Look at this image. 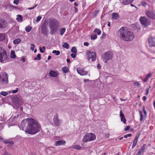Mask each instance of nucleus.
<instances>
[{"label":"nucleus","mask_w":155,"mask_h":155,"mask_svg":"<svg viewBox=\"0 0 155 155\" xmlns=\"http://www.w3.org/2000/svg\"><path fill=\"white\" fill-rule=\"evenodd\" d=\"M21 127L25 132L30 134H34L38 132L40 130V124L32 118H28L22 120Z\"/></svg>","instance_id":"obj_1"},{"label":"nucleus","mask_w":155,"mask_h":155,"mask_svg":"<svg viewBox=\"0 0 155 155\" xmlns=\"http://www.w3.org/2000/svg\"><path fill=\"white\" fill-rule=\"evenodd\" d=\"M120 37L124 41H132L134 38L133 33L126 28L122 27L119 30Z\"/></svg>","instance_id":"obj_2"},{"label":"nucleus","mask_w":155,"mask_h":155,"mask_svg":"<svg viewBox=\"0 0 155 155\" xmlns=\"http://www.w3.org/2000/svg\"><path fill=\"white\" fill-rule=\"evenodd\" d=\"M48 24L50 29L51 34H54L56 33L60 28V23L59 21L55 19H49Z\"/></svg>","instance_id":"obj_3"},{"label":"nucleus","mask_w":155,"mask_h":155,"mask_svg":"<svg viewBox=\"0 0 155 155\" xmlns=\"http://www.w3.org/2000/svg\"><path fill=\"white\" fill-rule=\"evenodd\" d=\"M96 138L94 134L91 133H87L84 136L83 139V141L84 142H87L94 140L96 139Z\"/></svg>","instance_id":"obj_4"},{"label":"nucleus","mask_w":155,"mask_h":155,"mask_svg":"<svg viewBox=\"0 0 155 155\" xmlns=\"http://www.w3.org/2000/svg\"><path fill=\"white\" fill-rule=\"evenodd\" d=\"M86 55L89 61L91 62L94 61L96 59V55L94 51H87Z\"/></svg>","instance_id":"obj_5"},{"label":"nucleus","mask_w":155,"mask_h":155,"mask_svg":"<svg viewBox=\"0 0 155 155\" xmlns=\"http://www.w3.org/2000/svg\"><path fill=\"white\" fill-rule=\"evenodd\" d=\"M7 55L6 51L0 47V62L5 61L6 62V60L7 58Z\"/></svg>","instance_id":"obj_6"},{"label":"nucleus","mask_w":155,"mask_h":155,"mask_svg":"<svg viewBox=\"0 0 155 155\" xmlns=\"http://www.w3.org/2000/svg\"><path fill=\"white\" fill-rule=\"evenodd\" d=\"M139 20L141 24L145 27L148 26L150 24V22L146 17H141Z\"/></svg>","instance_id":"obj_7"},{"label":"nucleus","mask_w":155,"mask_h":155,"mask_svg":"<svg viewBox=\"0 0 155 155\" xmlns=\"http://www.w3.org/2000/svg\"><path fill=\"white\" fill-rule=\"evenodd\" d=\"M53 123L54 126L57 127L59 126L61 124V120L58 118V115L57 114L54 116Z\"/></svg>","instance_id":"obj_8"},{"label":"nucleus","mask_w":155,"mask_h":155,"mask_svg":"<svg viewBox=\"0 0 155 155\" xmlns=\"http://www.w3.org/2000/svg\"><path fill=\"white\" fill-rule=\"evenodd\" d=\"M112 57V53L110 51L105 53L102 56V58L106 60H110L111 59Z\"/></svg>","instance_id":"obj_9"},{"label":"nucleus","mask_w":155,"mask_h":155,"mask_svg":"<svg viewBox=\"0 0 155 155\" xmlns=\"http://www.w3.org/2000/svg\"><path fill=\"white\" fill-rule=\"evenodd\" d=\"M146 15L150 18L155 19V14L152 11H147L146 12Z\"/></svg>","instance_id":"obj_10"},{"label":"nucleus","mask_w":155,"mask_h":155,"mask_svg":"<svg viewBox=\"0 0 155 155\" xmlns=\"http://www.w3.org/2000/svg\"><path fill=\"white\" fill-rule=\"evenodd\" d=\"M45 21H44V23L42 24V27L41 28V30L42 33L44 35H47V28L46 26V24L45 23Z\"/></svg>","instance_id":"obj_11"},{"label":"nucleus","mask_w":155,"mask_h":155,"mask_svg":"<svg viewBox=\"0 0 155 155\" xmlns=\"http://www.w3.org/2000/svg\"><path fill=\"white\" fill-rule=\"evenodd\" d=\"M77 71L78 73L81 75H86L87 74L88 72L85 71L84 70L81 68H78Z\"/></svg>","instance_id":"obj_12"},{"label":"nucleus","mask_w":155,"mask_h":155,"mask_svg":"<svg viewBox=\"0 0 155 155\" xmlns=\"http://www.w3.org/2000/svg\"><path fill=\"white\" fill-rule=\"evenodd\" d=\"M2 82L5 83H8V77L7 74L5 72H3L2 75Z\"/></svg>","instance_id":"obj_13"},{"label":"nucleus","mask_w":155,"mask_h":155,"mask_svg":"<svg viewBox=\"0 0 155 155\" xmlns=\"http://www.w3.org/2000/svg\"><path fill=\"white\" fill-rule=\"evenodd\" d=\"M148 42L150 47H155V41L154 38L152 37L150 38L148 40Z\"/></svg>","instance_id":"obj_14"},{"label":"nucleus","mask_w":155,"mask_h":155,"mask_svg":"<svg viewBox=\"0 0 155 155\" xmlns=\"http://www.w3.org/2000/svg\"><path fill=\"white\" fill-rule=\"evenodd\" d=\"M13 102L15 105H19L21 104L22 101L19 97H17L14 99Z\"/></svg>","instance_id":"obj_15"},{"label":"nucleus","mask_w":155,"mask_h":155,"mask_svg":"<svg viewBox=\"0 0 155 155\" xmlns=\"http://www.w3.org/2000/svg\"><path fill=\"white\" fill-rule=\"evenodd\" d=\"M66 142L64 140H60L56 141L55 142L56 146H59L60 145H64L66 143Z\"/></svg>","instance_id":"obj_16"},{"label":"nucleus","mask_w":155,"mask_h":155,"mask_svg":"<svg viewBox=\"0 0 155 155\" xmlns=\"http://www.w3.org/2000/svg\"><path fill=\"white\" fill-rule=\"evenodd\" d=\"M7 25V22L4 20H0V28H5Z\"/></svg>","instance_id":"obj_17"},{"label":"nucleus","mask_w":155,"mask_h":155,"mask_svg":"<svg viewBox=\"0 0 155 155\" xmlns=\"http://www.w3.org/2000/svg\"><path fill=\"white\" fill-rule=\"evenodd\" d=\"M120 117L121 121L123 122L124 124H126V120L124 117V114L122 113L121 110H120Z\"/></svg>","instance_id":"obj_18"},{"label":"nucleus","mask_w":155,"mask_h":155,"mask_svg":"<svg viewBox=\"0 0 155 155\" xmlns=\"http://www.w3.org/2000/svg\"><path fill=\"white\" fill-rule=\"evenodd\" d=\"M49 75L51 77H56L58 76V73L57 72L53 70L51 71L49 73Z\"/></svg>","instance_id":"obj_19"},{"label":"nucleus","mask_w":155,"mask_h":155,"mask_svg":"<svg viewBox=\"0 0 155 155\" xmlns=\"http://www.w3.org/2000/svg\"><path fill=\"white\" fill-rule=\"evenodd\" d=\"M134 0H123L122 3L125 5H127L131 3Z\"/></svg>","instance_id":"obj_20"},{"label":"nucleus","mask_w":155,"mask_h":155,"mask_svg":"<svg viewBox=\"0 0 155 155\" xmlns=\"http://www.w3.org/2000/svg\"><path fill=\"white\" fill-rule=\"evenodd\" d=\"M138 139V137L136 136L135 139L133 142V143L132 145V148H133L136 145V144L137 143V141Z\"/></svg>","instance_id":"obj_21"},{"label":"nucleus","mask_w":155,"mask_h":155,"mask_svg":"<svg viewBox=\"0 0 155 155\" xmlns=\"http://www.w3.org/2000/svg\"><path fill=\"white\" fill-rule=\"evenodd\" d=\"M22 19L23 17L21 15H17L16 19L18 21L20 22L22 21Z\"/></svg>","instance_id":"obj_22"},{"label":"nucleus","mask_w":155,"mask_h":155,"mask_svg":"<svg viewBox=\"0 0 155 155\" xmlns=\"http://www.w3.org/2000/svg\"><path fill=\"white\" fill-rule=\"evenodd\" d=\"M112 16L113 19H117L119 18V15L117 13H116L112 14Z\"/></svg>","instance_id":"obj_23"},{"label":"nucleus","mask_w":155,"mask_h":155,"mask_svg":"<svg viewBox=\"0 0 155 155\" xmlns=\"http://www.w3.org/2000/svg\"><path fill=\"white\" fill-rule=\"evenodd\" d=\"M146 146V145L145 144H144L142 146L141 148L138 151L140 152L141 153L143 152L144 150L145 149Z\"/></svg>","instance_id":"obj_24"},{"label":"nucleus","mask_w":155,"mask_h":155,"mask_svg":"<svg viewBox=\"0 0 155 155\" xmlns=\"http://www.w3.org/2000/svg\"><path fill=\"white\" fill-rule=\"evenodd\" d=\"M11 58H16V55L14 51H12L11 52Z\"/></svg>","instance_id":"obj_25"},{"label":"nucleus","mask_w":155,"mask_h":155,"mask_svg":"<svg viewBox=\"0 0 155 155\" xmlns=\"http://www.w3.org/2000/svg\"><path fill=\"white\" fill-rule=\"evenodd\" d=\"M4 142L5 144H9L11 145H12L14 144V142L12 141H9L8 140H6L4 141Z\"/></svg>","instance_id":"obj_26"},{"label":"nucleus","mask_w":155,"mask_h":155,"mask_svg":"<svg viewBox=\"0 0 155 155\" xmlns=\"http://www.w3.org/2000/svg\"><path fill=\"white\" fill-rule=\"evenodd\" d=\"M72 147L74 149L78 150H80L81 148V147L80 146L78 145H73L72 146Z\"/></svg>","instance_id":"obj_27"},{"label":"nucleus","mask_w":155,"mask_h":155,"mask_svg":"<svg viewBox=\"0 0 155 155\" xmlns=\"http://www.w3.org/2000/svg\"><path fill=\"white\" fill-rule=\"evenodd\" d=\"M32 29V27L30 26H27L25 28L26 31L27 32H29Z\"/></svg>","instance_id":"obj_28"},{"label":"nucleus","mask_w":155,"mask_h":155,"mask_svg":"<svg viewBox=\"0 0 155 155\" xmlns=\"http://www.w3.org/2000/svg\"><path fill=\"white\" fill-rule=\"evenodd\" d=\"M21 41V39L20 38L16 39L14 40L13 43L15 44H18Z\"/></svg>","instance_id":"obj_29"},{"label":"nucleus","mask_w":155,"mask_h":155,"mask_svg":"<svg viewBox=\"0 0 155 155\" xmlns=\"http://www.w3.org/2000/svg\"><path fill=\"white\" fill-rule=\"evenodd\" d=\"M151 76V74L150 73L148 74L147 76L146 77L145 79L143 80V81L144 82H146Z\"/></svg>","instance_id":"obj_30"},{"label":"nucleus","mask_w":155,"mask_h":155,"mask_svg":"<svg viewBox=\"0 0 155 155\" xmlns=\"http://www.w3.org/2000/svg\"><path fill=\"white\" fill-rule=\"evenodd\" d=\"M5 38V35L4 34H0V41L4 40Z\"/></svg>","instance_id":"obj_31"},{"label":"nucleus","mask_w":155,"mask_h":155,"mask_svg":"<svg viewBox=\"0 0 155 155\" xmlns=\"http://www.w3.org/2000/svg\"><path fill=\"white\" fill-rule=\"evenodd\" d=\"M62 70L64 73H67L68 72L69 69L66 67H64L62 68Z\"/></svg>","instance_id":"obj_32"},{"label":"nucleus","mask_w":155,"mask_h":155,"mask_svg":"<svg viewBox=\"0 0 155 155\" xmlns=\"http://www.w3.org/2000/svg\"><path fill=\"white\" fill-rule=\"evenodd\" d=\"M66 29L65 28H63L61 29L60 30V35H63V34L64 33V32H65Z\"/></svg>","instance_id":"obj_33"},{"label":"nucleus","mask_w":155,"mask_h":155,"mask_svg":"<svg viewBox=\"0 0 155 155\" xmlns=\"http://www.w3.org/2000/svg\"><path fill=\"white\" fill-rule=\"evenodd\" d=\"M94 32L97 33V34L99 35H101V31L99 29H95V30H94Z\"/></svg>","instance_id":"obj_34"},{"label":"nucleus","mask_w":155,"mask_h":155,"mask_svg":"<svg viewBox=\"0 0 155 155\" xmlns=\"http://www.w3.org/2000/svg\"><path fill=\"white\" fill-rule=\"evenodd\" d=\"M62 46L66 49H68L69 48V45L67 43H64L63 45Z\"/></svg>","instance_id":"obj_35"},{"label":"nucleus","mask_w":155,"mask_h":155,"mask_svg":"<svg viewBox=\"0 0 155 155\" xmlns=\"http://www.w3.org/2000/svg\"><path fill=\"white\" fill-rule=\"evenodd\" d=\"M40 54H38L37 56V57H35L34 58V60H40L41 59V56Z\"/></svg>","instance_id":"obj_36"},{"label":"nucleus","mask_w":155,"mask_h":155,"mask_svg":"<svg viewBox=\"0 0 155 155\" xmlns=\"http://www.w3.org/2000/svg\"><path fill=\"white\" fill-rule=\"evenodd\" d=\"M52 53L55 54L56 55H58L60 54V51H59L54 50L52 51Z\"/></svg>","instance_id":"obj_37"},{"label":"nucleus","mask_w":155,"mask_h":155,"mask_svg":"<svg viewBox=\"0 0 155 155\" xmlns=\"http://www.w3.org/2000/svg\"><path fill=\"white\" fill-rule=\"evenodd\" d=\"M139 112L140 115V121H142L143 120V115L142 114V112L141 111H139Z\"/></svg>","instance_id":"obj_38"},{"label":"nucleus","mask_w":155,"mask_h":155,"mask_svg":"<svg viewBox=\"0 0 155 155\" xmlns=\"http://www.w3.org/2000/svg\"><path fill=\"white\" fill-rule=\"evenodd\" d=\"M71 51L72 52L74 53H76L77 52V50L76 47H73L71 49Z\"/></svg>","instance_id":"obj_39"},{"label":"nucleus","mask_w":155,"mask_h":155,"mask_svg":"<svg viewBox=\"0 0 155 155\" xmlns=\"http://www.w3.org/2000/svg\"><path fill=\"white\" fill-rule=\"evenodd\" d=\"M0 94L1 95L3 96H7L8 94V93L6 92L3 91H1L0 93Z\"/></svg>","instance_id":"obj_40"},{"label":"nucleus","mask_w":155,"mask_h":155,"mask_svg":"<svg viewBox=\"0 0 155 155\" xmlns=\"http://www.w3.org/2000/svg\"><path fill=\"white\" fill-rule=\"evenodd\" d=\"M147 5V3L144 1H142L140 3V5L144 7H146Z\"/></svg>","instance_id":"obj_41"},{"label":"nucleus","mask_w":155,"mask_h":155,"mask_svg":"<svg viewBox=\"0 0 155 155\" xmlns=\"http://www.w3.org/2000/svg\"><path fill=\"white\" fill-rule=\"evenodd\" d=\"M31 47L30 48V49L32 51H33L34 50V48L35 47V45L34 44H31Z\"/></svg>","instance_id":"obj_42"},{"label":"nucleus","mask_w":155,"mask_h":155,"mask_svg":"<svg viewBox=\"0 0 155 155\" xmlns=\"http://www.w3.org/2000/svg\"><path fill=\"white\" fill-rule=\"evenodd\" d=\"M97 38V35L96 34L93 35H91V39H93L94 40H95Z\"/></svg>","instance_id":"obj_43"},{"label":"nucleus","mask_w":155,"mask_h":155,"mask_svg":"<svg viewBox=\"0 0 155 155\" xmlns=\"http://www.w3.org/2000/svg\"><path fill=\"white\" fill-rule=\"evenodd\" d=\"M151 88V86H149V87L147 88L146 89V95H147L149 93V91L150 88Z\"/></svg>","instance_id":"obj_44"},{"label":"nucleus","mask_w":155,"mask_h":155,"mask_svg":"<svg viewBox=\"0 0 155 155\" xmlns=\"http://www.w3.org/2000/svg\"><path fill=\"white\" fill-rule=\"evenodd\" d=\"M134 83L135 85H136L138 87H139L140 86V84L137 81L134 82Z\"/></svg>","instance_id":"obj_45"},{"label":"nucleus","mask_w":155,"mask_h":155,"mask_svg":"<svg viewBox=\"0 0 155 155\" xmlns=\"http://www.w3.org/2000/svg\"><path fill=\"white\" fill-rule=\"evenodd\" d=\"M41 18V17L40 16H38L36 20V22H38L39 21Z\"/></svg>","instance_id":"obj_46"},{"label":"nucleus","mask_w":155,"mask_h":155,"mask_svg":"<svg viewBox=\"0 0 155 155\" xmlns=\"http://www.w3.org/2000/svg\"><path fill=\"white\" fill-rule=\"evenodd\" d=\"M13 3L18 5L19 3V0H14L13 1Z\"/></svg>","instance_id":"obj_47"},{"label":"nucleus","mask_w":155,"mask_h":155,"mask_svg":"<svg viewBox=\"0 0 155 155\" xmlns=\"http://www.w3.org/2000/svg\"><path fill=\"white\" fill-rule=\"evenodd\" d=\"M18 88H17L15 90H14L12 91V92L13 94L16 93L18 92Z\"/></svg>","instance_id":"obj_48"},{"label":"nucleus","mask_w":155,"mask_h":155,"mask_svg":"<svg viewBox=\"0 0 155 155\" xmlns=\"http://www.w3.org/2000/svg\"><path fill=\"white\" fill-rule=\"evenodd\" d=\"M131 136V134H127V135H125L124 136V137L125 138H127V137H130V136Z\"/></svg>","instance_id":"obj_49"},{"label":"nucleus","mask_w":155,"mask_h":155,"mask_svg":"<svg viewBox=\"0 0 155 155\" xmlns=\"http://www.w3.org/2000/svg\"><path fill=\"white\" fill-rule=\"evenodd\" d=\"M130 126H127L124 129V130L125 131H127L130 128Z\"/></svg>","instance_id":"obj_50"},{"label":"nucleus","mask_w":155,"mask_h":155,"mask_svg":"<svg viewBox=\"0 0 155 155\" xmlns=\"http://www.w3.org/2000/svg\"><path fill=\"white\" fill-rule=\"evenodd\" d=\"M71 56L73 58H75L76 57V54H71Z\"/></svg>","instance_id":"obj_51"},{"label":"nucleus","mask_w":155,"mask_h":155,"mask_svg":"<svg viewBox=\"0 0 155 155\" xmlns=\"http://www.w3.org/2000/svg\"><path fill=\"white\" fill-rule=\"evenodd\" d=\"M39 49H40V51L42 53L44 52L45 51L44 50L42 49V48L41 47H40L39 48Z\"/></svg>","instance_id":"obj_52"},{"label":"nucleus","mask_w":155,"mask_h":155,"mask_svg":"<svg viewBox=\"0 0 155 155\" xmlns=\"http://www.w3.org/2000/svg\"><path fill=\"white\" fill-rule=\"evenodd\" d=\"M37 5H38L37 4H36L34 7H32V8H28V10H30L32 9H34L35 7H36L37 6Z\"/></svg>","instance_id":"obj_53"},{"label":"nucleus","mask_w":155,"mask_h":155,"mask_svg":"<svg viewBox=\"0 0 155 155\" xmlns=\"http://www.w3.org/2000/svg\"><path fill=\"white\" fill-rule=\"evenodd\" d=\"M84 44L86 46H88L89 45V43L87 42H84Z\"/></svg>","instance_id":"obj_54"},{"label":"nucleus","mask_w":155,"mask_h":155,"mask_svg":"<svg viewBox=\"0 0 155 155\" xmlns=\"http://www.w3.org/2000/svg\"><path fill=\"white\" fill-rule=\"evenodd\" d=\"M143 112L144 113V114H145V115H147V112L144 109V108L143 107Z\"/></svg>","instance_id":"obj_55"},{"label":"nucleus","mask_w":155,"mask_h":155,"mask_svg":"<svg viewBox=\"0 0 155 155\" xmlns=\"http://www.w3.org/2000/svg\"><path fill=\"white\" fill-rule=\"evenodd\" d=\"M147 98V97L146 96H144L143 97V100L144 101H145L146 100Z\"/></svg>","instance_id":"obj_56"},{"label":"nucleus","mask_w":155,"mask_h":155,"mask_svg":"<svg viewBox=\"0 0 155 155\" xmlns=\"http://www.w3.org/2000/svg\"><path fill=\"white\" fill-rule=\"evenodd\" d=\"M97 67L99 69H101V66L99 64H97Z\"/></svg>","instance_id":"obj_57"},{"label":"nucleus","mask_w":155,"mask_h":155,"mask_svg":"<svg viewBox=\"0 0 155 155\" xmlns=\"http://www.w3.org/2000/svg\"><path fill=\"white\" fill-rule=\"evenodd\" d=\"M141 153L140 152L138 151L136 155H141Z\"/></svg>","instance_id":"obj_58"},{"label":"nucleus","mask_w":155,"mask_h":155,"mask_svg":"<svg viewBox=\"0 0 155 155\" xmlns=\"http://www.w3.org/2000/svg\"><path fill=\"white\" fill-rule=\"evenodd\" d=\"M67 61L68 63H70V61L69 59H67Z\"/></svg>","instance_id":"obj_59"},{"label":"nucleus","mask_w":155,"mask_h":155,"mask_svg":"<svg viewBox=\"0 0 155 155\" xmlns=\"http://www.w3.org/2000/svg\"><path fill=\"white\" fill-rule=\"evenodd\" d=\"M51 56H48V60H49L51 58Z\"/></svg>","instance_id":"obj_60"},{"label":"nucleus","mask_w":155,"mask_h":155,"mask_svg":"<svg viewBox=\"0 0 155 155\" xmlns=\"http://www.w3.org/2000/svg\"><path fill=\"white\" fill-rule=\"evenodd\" d=\"M3 155H10L6 153H5Z\"/></svg>","instance_id":"obj_61"},{"label":"nucleus","mask_w":155,"mask_h":155,"mask_svg":"<svg viewBox=\"0 0 155 155\" xmlns=\"http://www.w3.org/2000/svg\"><path fill=\"white\" fill-rule=\"evenodd\" d=\"M21 60L23 62H25V59L24 58H23Z\"/></svg>","instance_id":"obj_62"},{"label":"nucleus","mask_w":155,"mask_h":155,"mask_svg":"<svg viewBox=\"0 0 155 155\" xmlns=\"http://www.w3.org/2000/svg\"><path fill=\"white\" fill-rule=\"evenodd\" d=\"M107 25L108 27H110V22H108L107 24Z\"/></svg>","instance_id":"obj_63"},{"label":"nucleus","mask_w":155,"mask_h":155,"mask_svg":"<svg viewBox=\"0 0 155 155\" xmlns=\"http://www.w3.org/2000/svg\"><path fill=\"white\" fill-rule=\"evenodd\" d=\"M74 8L75 12H77L78 10V8L76 7H74Z\"/></svg>","instance_id":"obj_64"}]
</instances>
